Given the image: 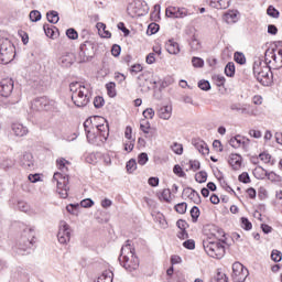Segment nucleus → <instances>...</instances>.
Returning <instances> with one entry per match:
<instances>
[{
    "mask_svg": "<svg viewBox=\"0 0 282 282\" xmlns=\"http://www.w3.org/2000/svg\"><path fill=\"white\" fill-rule=\"evenodd\" d=\"M203 246L205 252L213 259H221L226 254V247L219 241L204 240Z\"/></svg>",
    "mask_w": 282,
    "mask_h": 282,
    "instance_id": "nucleus-7",
    "label": "nucleus"
},
{
    "mask_svg": "<svg viewBox=\"0 0 282 282\" xmlns=\"http://www.w3.org/2000/svg\"><path fill=\"white\" fill-rule=\"evenodd\" d=\"M58 64L61 67H72V55L69 53L62 55L58 59Z\"/></svg>",
    "mask_w": 282,
    "mask_h": 282,
    "instance_id": "nucleus-27",
    "label": "nucleus"
},
{
    "mask_svg": "<svg viewBox=\"0 0 282 282\" xmlns=\"http://www.w3.org/2000/svg\"><path fill=\"white\" fill-rule=\"evenodd\" d=\"M80 210H83L80 208L79 204H72V215L75 217H78V215H80Z\"/></svg>",
    "mask_w": 282,
    "mask_h": 282,
    "instance_id": "nucleus-57",
    "label": "nucleus"
},
{
    "mask_svg": "<svg viewBox=\"0 0 282 282\" xmlns=\"http://www.w3.org/2000/svg\"><path fill=\"white\" fill-rule=\"evenodd\" d=\"M189 199H191V202H193V203H195L197 205L202 204V196L195 189L193 191L192 194H189Z\"/></svg>",
    "mask_w": 282,
    "mask_h": 282,
    "instance_id": "nucleus-38",
    "label": "nucleus"
},
{
    "mask_svg": "<svg viewBox=\"0 0 282 282\" xmlns=\"http://www.w3.org/2000/svg\"><path fill=\"white\" fill-rule=\"evenodd\" d=\"M161 197L164 202H166L167 204H171V189L169 188L163 189L161 193Z\"/></svg>",
    "mask_w": 282,
    "mask_h": 282,
    "instance_id": "nucleus-48",
    "label": "nucleus"
},
{
    "mask_svg": "<svg viewBox=\"0 0 282 282\" xmlns=\"http://www.w3.org/2000/svg\"><path fill=\"white\" fill-rule=\"evenodd\" d=\"M91 56H94V43L86 41L84 44H80L76 61L77 63H87Z\"/></svg>",
    "mask_w": 282,
    "mask_h": 282,
    "instance_id": "nucleus-9",
    "label": "nucleus"
},
{
    "mask_svg": "<svg viewBox=\"0 0 282 282\" xmlns=\"http://www.w3.org/2000/svg\"><path fill=\"white\" fill-rule=\"evenodd\" d=\"M57 164V169H59L61 172H55L53 175V182L57 183V188L61 189L59 195L63 199H67V197H69V174H67V171H69V169L67 167V165H69V161L65 160V159H58L56 161Z\"/></svg>",
    "mask_w": 282,
    "mask_h": 282,
    "instance_id": "nucleus-2",
    "label": "nucleus"
},
{
    "mask_svg": "<svg viewBox=\"0 0 282 282\" xmlns=\"http://www.w3.org/2000/svg\"><path fill=\"white\" fill-rule=\"evenodd\" d=\"M33 111H54L56 101L48 99L46 96L37 97L31 102Z\"/></svg>",
    "mask_w": 282,
    "mask_h": 282,
    "instance_id": "nucleus-8",
    "label": "nucleus"
},
{
    "mask_svg": "<svg viewBox=\"0 0 282 282\" xmlns=\"http://www.w3.org/2000/svg\"><path fill=\"white\" fill-rule=\"evenodd\" d=\"M94 106L96 109H100L101 107H105V98L100 96L95 97Z\"/></svg>",
    "mask_w": 282,
    "mask_h": 282,
    "instance_id": "nucleus-49",
    "label": "nucleus"
},
{
    "mask_svg": "<svg viewBox=\"0 0 282 282\" xmlns=\"http://www.w3.org/2000/svg\"><path fill=\"white\" fill-rule=\"evenodd\" d=\"M189 166H191L192 171H199L200 163L197 160L189 161Z\"/></svg>",
    "mask_w": 282,
    "mask_h": 282,
    "instance_id": "nucleus-62",
    "label": "nucleus"
},
{
    "mask_svg": "<svg viewBox=\"0 0 282 282\" xmlns=\"http://www.w3.org/2000/svg\"><path fill=\"white\" fill-rule=\"evenodd\" d=\"M29 181H31L32 184H36V182H41V175L40 174H30L28 176Z\"/></svg>",
    "mask_w": 282,
    "mask_h": 282,
    "instance_id": "nucleus-61",
    "label": "nucleus"
},
{
    "mask_svg": "<svg viewBox=\"0 0 282 282\" xmlns=\"http://www.w3.org/2000/svg\"><path fill=\"white\" fill-rule=\"evenodd\" d=\"M272 58H273V61H274L275 63H276V61H280V63H281L280 67H282V48H280V50L278 51V55L272 54Z\"/></svg>",
    "mask_w": 282,
    "mask_h": 282,
    "instance_id": "nucleus-64",
    "label": "nucleus"
},
{
    "mask_svg": "<svg viewBox=\"0 0 282 282\" xmlns=\"http://www.w3.org/2000/svg\"><path fill=\"white\" fill-rule=\"evenodd\" d=\"M213 79L215 80L217 87H224V85H226V77L223 75H215Z\"/></svg>",
    "mask_w": 282,
    "mask_h": 282,
    "instance_id": "nucleus-42",
    "label": "nucleus"
},
{
    "mask_svg": "<svg viewBox=\"0 0 282 282\" xmlns=\"http://www.w3.org/2000/svg\"><path fill=\"white\" fill-rule=\"evenodd\" d=\"M120 52H122V47H120V45L118 44L112 45V48H111L112 56L115 57L120 56Z\"/></svg>",
    "mask_w": 282,
    "mask_h": 282,
    "instance_id": "nucleus-59",
    "label": "nucleus"
},
{
    "mask_svg": "<svg viewBox=\"0 0 282 282\" xmlns=\"http://www.w3.org/2000/svg\"><path fill=\"white\" fill-rule=\"evenodd\" d=\"M198 87L203 91H210V82L209 80H199L198 82Z\"/></svg>",
    "mask_w": 282,
    "mask_h": 282,
    "instance_id": "nucleus-45",
    "label": "nucleus"
},
{
    "mask_svg": "<svg viewBox=\"0 0 282 282\" xmlns=\"http://www.w3.org/2000/svg\"><path fill=\"white\" fill-rule=\"evenodd\" d=\"M172 151L176 153V155H182L184 153V147L181 143H173Z\"/></svg>",
    "mask_w": 282,
    "mask_h": 282,
    "instance_id": "nucleus-50",
    "label": "nucleus"
},
{
    "mask_svg": "<svg viewBox=\"0 0 282 282\" xmlns=\"http://www.w3.org/2000/svg\"><path fill=\"white\" fill-rule=\"evenodd\" d=\"M106 89L109 98H116L117 91H116V83L110 82L106 84Z\"/></svg>",
    "mask_w": 282,
    "mask_h": 282,
    "instance_id": "nucleus-29",
    "label": "nucleus"
},
{
    "mask_svg": "<svg viewBox=\"0 0 282 282\" xmlns=\"http://www.w3.org/2000/svg\"><path fill=\"white\" fill-rule=\"evenodd\" d=\"M20 164L23 169H32L34 166V156L30 152H25L21 158H20Z\"/></svg>",
    "mask_w": 282,
    "mask_h": 282,
    "instance_id": "nucleus-18",
    "label": "nucleus"
},
{
    "mask_svg": "<svg viewBox=\"0 0 282 282\" xmlns=\"http://www.w3.org/2000/svg\"><path fill=\"white\" fill-rule=\"evenodd\" d=\"M140 129L141 131H143V133H149V130L151 129V123L147 119H143L140 122Z\"/></svg>",
    "mask_w": 282,
    "mask_h": 282,
    "instance_id": "nucleus-43",
    "label": "nucleus"
},
{
    "mask_svg": "<svg viewBox=\"0 0 282 282\" xmlns=\"http://www.w3.org/2000/svg\"><path fill=\"white\" fill-rule=\"evenodd\" d=\"M267 14L269 17H271L272 19H279L280 17V12L279 10H276V8H274L273 6H270L268 9H267Z\"/></svg>",
    "mask_w": 282,
    "mask_h": 282,
    "instance_id": "nucleus-35",
    "label": "nucleus"
},
{
    "mask_svg": "<svg viewBox=\"0 0 282 282\" xmlns=\"http://www.w3.org/2000/svg\"><path fill=\"white\" fill-rule=\"evenodd\" d=\"M84 131L89 144L102 147L109 138V122L101 116L89 117L84 122Z\"/></svg>",
    "mask_w": 282,
    "mask_h": 282,
    "instance_id": "nucleus-1",
    "label": "nucleus"
},
{
    "mask_svg": "<svg viewBox=\"0 0 282 282\" xmlns=\"http://www.w3.org/2000/svg\"><path fill=\"white\" fill-rule=\"evenodd\" d=\"M239 182H242V184H250V174L248 172H243L238 176Z\"/></svg>",
    "mask_w": 282,
    "mask_h": 282,
    "instance_id": "nucleus-52",
    "label": "nucleus"
},
{
    "mask_svg": "<svg viewBox=\"0 0 282 282\" xmlns=\"http://www.w3.org/2000/svg\"><path fill=\"white\" fill-rule=\"evenodd\" d=\"M177 228H180V230H186L188 228V223H186V220L180 219L176 223Z\"/></svg>",
    "mask_w": 282,
    "mask_h": 282,
    "instance_id": "nucleus-60",
    "label": "nucleus"
},
{
    "mask_svg": "<svg viewBox=\"0 0 282 282\" xmlns=\"http://www.w3.org/2000/svg\"><path fill=\"white\" fill-rule=\"evenodd\" d=\"M193 147L198 151V153H202V155H208L210 153V149H208V144L199 139H193L192 140Z\"/></svg>",
    "mask_w": 282,
    "mask_h": 282,
    "instance_id": "nucleus-17",
    "label": "nucleus"
},
{
    "mask_svg": "<svg viewBox=\"0 0 282 282\" xmlns=\"http://www.w3.org/2000/svg\"><path fill=\"white\" fill-rule=\"evenodd\" d=\"M228 162L234 171H239L241 169L242 158L239 154H230Z\"/></svg>",
    "mask_w": 282,
    "mask_h": 282,
    "instance_id": "nucleus-22",
    "label": "nucleus"
},
{
    "mask_svg": "<svg viewBox=\"0 0 282 282\" xmlns=\"http://www.w3.org/2000/svg\"><path fill=\"white\" fill-rule=\"evenodd\" d=\"M229 109L242 116H254V110L250 109V105L248 104L235 102L230 105Z\"/></svg>",
    "mask_w": 282,
    "mask_h": 282,
    "instance_id": "nucleus-15",
    "label": "nucleus"
},
{
    "mask_svg": "<svg viewBox=\"0 0 282 282\" xmlns=\"http://www.w3.org/2000/svg\"><path fill=\"white\" fill-rule=\"evenodd\" d=\"M119 262L128 272H133V270L140 268V260L135 257V249L131 248L129 240H127L126 245L121 248Z\"/></svg>",
    "mask_w": 282,
    "mask_h": 282,
    "instance_id": "nucleus-3",
    "label": "nucleus"
},
{
    "mask_svg": "<svg viewBox=\"0 0 282 282\" xmlns=\"http://www.w3.org/2000/svg\"><path fill=\"white\" fill-rule=\"evenodd\" d=\"M46 19H47L48 23H52L53 25H56V23H58V21H61V18L58 17L57 11H55V10L48 11L46 13Z\"/></svg>",
    "mask_w": 282,
    "mask_h": 282,
    "instance_id": "nucleus-28",
    "label": "nucleus"
},
{
    "mask_svg": "<svg viewBox=\"0 0 282 282\" xmlns=\"http://www.w3.org/2000/svg\"><path fill=\"white\" fill-rule=\"evenodd\" d=\"M225 74H226V76H228L229 78H234V77H235V63L229 62V63L225 66Z\"/></svg>",
    "mask_w": 282,
    "mask_h": 282,
    "instance_id": "nucleus-31",
    "label": "nucleus"
},
{
    "mask_svg": "<svg viewBox=\"0 0 282 282\" xmlns=\"http://www.w3.org/2000/svg\"><path fill=\"white\" fill-rule=\"evenodd\" d=\"M223 20L228 23V25H232V23H237V11H229L224 14Z\"/></svg>",
    "mask_w": 282,
    "mask_h": 282,
    "instance_id": "nucleus-25",
    "label": "nucleus"
},
{
    "mask_svg": "<svg viewBox=\"0 0 282 282\" xmlns=\"http://www.w3.org/2000/svg\"><path fill=\"white\" fill-rule=\"evenodd\" d=\"M147 162H149V154H147L145 152L140 153L138 155V164L140 166H144Z\"/></svg>",
    "mask_w": 282,
    "mask_h": 282,
    "instance_id": "nucleus-39",
    "label": "nucleus"
},
{
    "mask_svg": "<svg viewBox=\"0 0 282 282\" xmlns=\"http://www.w3.org/2000/svg\"><path fill=\"white\" fill-rule=\"evenodd\" d=\"M72 100L76 107H87L89 104V89L78 82L72 83Z\"/></svg>",
    "mask_w": 282,
    "mask_h": 282,
    "instance_id": "nucleus-5",
    "label": "nucleus"
},
{
    "mask_svg": "<svg viewBox=\"0 0 282 282\" xmlns=\"http://www.w3.org/2000/svg\"><path fill=\"white\" fill-rule=\"evenodd\" d=\"M195 180L198 184H204L206 180H208V173H206V171H200L195 175Z\"/></svg>",
    "mask_w": 282,
    "mask_h": 282,
    "instance_id": "nucleus-33",
    "label": "nucleus"
},
{
    "mask_svg": "<svg viewBox=\"0 0 282 282\" xmlns=\"http://www.w3.org/2000/svg\"><path fill=\"white\" fill-rule=\"evenodd\" d=\"M18 34L21 37L23 45H28V43H30V35H28V32L20 30L18 31Z\"/></svg>",
    "mask_w": 282,
    "mask_h": 282,
    "instance_id": "nucleus-46",
    "label": "nucleus"
},
{
    "mask_svg": "<svg viewBox=\"0 0 282 282\" xmlns=\"http://www.w3.org/2000/svg\"><path fill=\"white\" fill-rule=\"evenodd\" d=\"M189 213H191L192 221L194 224L197 223V219H199V215H200L199 207L197 206L192 207Z\"/></svg>",
    "mask_w": 282,
    "mask_h": 282,
    "instance_id": "nucleus-34",
    "label": "nucleus"
},
{
    "mask_svg": "<svg viewBox=\"0 0 282 282\" xmlns=\"http://www.w3.org/2000/svg\"><path fill=\"white\" fill-rule=\"evenodd\" d=\"M234 59L238 63V65H246V55H243V53L236 52Z\"/></svg>",
    "mask_w": 282,
    "mask_h": 282,
    "instance_id": "nucleus-37",
    "label": "nucleus"
},
{
    "mask_svg": "<svg viewBox=\"0 0 282 282\" xmlns=\"http://www.w3.org/2000/svg\"><path fill=\"white\" fill-rule=\"evenodd\" d=\"M183 246H184L187 250H195V240L188 239V240H186V241L183 242Z\"/></svg>",
    "mask_w": 282,
    "mask_h": 282,
    "instance_id": "nucleus-58",
    "label": "nucleus"
},
{
    "mask_svg": "<svg viewBox=\"0 0 282 282\" xmlns=\"http://www.w3.org/2000/svg\"><path fill=\"white\" fill-rule=\"evenodd\" d=\"M166 51L169 52V54H180V44H177V42L170 40L166 43Z\"/></svg>",
    "mask_w": 282,
    "mask_h": 282,
    "instance_id": "nucleus-26",
    "label": "nucleus"
},
{
    "mask_svg": "<svg viewBox=\"0 0 282 282\" xmlns=\"http://www.w3.org/2000/svg\"><path fill=\"white\" fill-rule=\"evenodd\" d=\"M59 243H67L72 239V229L65 220L59 221V230L57 232Z\"/></svg>",
    "mask_w": 282,
    "mask_h": 282,
    "instance_id": "nucleus-12",
    "label": "nucleus"
},
{
    "mask_svg": "<svg viewBox=\"0 0 282 282\" xmlns=\"http://www.w3.org/2000/svg\"><path fill=\"white\" fill-rule=\"evenodd\" d=\"M14 90V80L12 79H2L0 82V96L2 98H9V96Z\"/></svg>",
    "mask_w": 282,
    "mask_h": 282,
    "instance_id": "nucleus-14",
    "label": "nucleus"
},
{
    "mask_svg": "<svg viewBox=\"0 0 282 282\" xmlns=\"http://www.w3.org/2000/svg\"><path fill=\"white\" fill-rule=\"evenodd\" d=\"M241 228H243V230H252V223H250V220H248V218L242 217L241 218Z\"/></svg>",
    "mask_w": 282,
    "mask_h": 282,
    "instance_id": "nucleus-51",
    "label": "nucleus"
},
{
    "mask_svg": "<svg viewBox=\"0 0 282 282\" xmlns=\"http://www.w3.org/2000/svg\"><path fill=\"white\" fill-rule=\"evenodd\" d=\"M271 259H272V261H274V263L281 262V260H282V253H281V251H279V250H276V249L272 250V252H271Z\"/></svg>",
    "mask_w": 282,
    "mask_h": 282,
    "instance_id": "nucleus-41",
    "label": "nucleus"
},
{
    "mask_svg": "<svg viewBox=\"0 0 282 282\" xmlns=\"http://www.w3.org/2000/svg\"><path fill=\"white\" fill-rule=\"evenodd\" d=\"M158 116L162 120H171V116H173V107L172 106H162L158 110Z\"/></svg>",
    "mask_w": 282,
    "mask_h": 282,
    "instance_id": "nucleus-21",
    "label": "nucleus"
},
{
    "mask_svg": "<svg viewBox=\"0 0 282 282\" xmlns=\"http://www.w3.org/2000/svg\"><path fill=\"white\" fill-rule=\"evenodd\" d=\"M43 30H44L45 35L48 39H58L59 32H58V28H56L55 25L44 24Z\"/></svg>",
    "mask_w": 282,
    "mask_h": 282,
    "instance_id": "nucleus-20",
    "label": "nucleus"
},
{
    "mask_svg": "<svg viewBox=\"0 0 282 282\" xmlns=\"http://www.w3.org/2000/svg\"><path fill=\"white\" fill-rule=\"evenodd\" d=\"M12 131L15 135H18V138H23V135H28L29 132L28 128L21 123H13Z\"/></svg>",
    "mask_w": 282,
    "mask_h": 282,
    "instance_id": "nucleus-23",
    "label": "nucleus"
},
{
    "mask_svg": "<svg viewBox=\"0 0 282 282\" xmlns=\"http://www.w3.org/2000/svg\"><path fill=\"white\" fill-rule=\"evenodd\" d=\"M126 169L128 173H133L138 169V162L135 161V159L129 160L126 164Z\"/></svg>",
    "mask_w": 282,
    "mask_h": 282,
    "instance_id": "nucleus-32",
    "label": "nucleus"
},
{
    "mask_svg": "<svg viewBox=\"0 0 282 282\" xmlns=\"http://www.w3.org/2000/svg\"><path fill=\"white\" fill-rule=\"evenodd\" d=\"M94 206V200L91 198H85L80 202L79 208H91Z\"/></svg>",
    "mask_w": 282,
    "mask_h": 282,
    "instance_id": "nucleus-47",
    "label": "nucleus"
},
{
    "mask_svg": "<svg viewBox=\"0 0 282 282\" xmlns=\"http://www.w3.org/2000/svg\"><path fill=\"white\" fill-rule=\"evenodd\" d=\"M229 144L234 149H239V147H243V149H246V147H248V144H250V139L238 134L230 139Z\"/></svg>",
    "mask_w": 282,
    "mask_h": 282,
    "instance_id": "nucleus-16",
    "label": "nucleus"
},
{
    "mask_svg": "<svg viewBox=\"0 0 282 282\" xmlns=\"http://www.w3.org/2000/svg\"><path fill=\"white\" fill-rule=\"evenodd\" d=\"M35 235L36 232L33 228H25L23 230V235L18 245V250L20 254L22 252H28V250H32V248L36 243V241L34 240L36 239Z\"/></svg>",
    "mask_w": 282,
    "mask_h": 282,
    "instance_id": "nucleus-6",
    "label": "nucleus"
},
{
    "mask_svg": "<svg viewBox=\"0 0 282 282\" xmlns=\"http://www.w3.org/2000/svg\"><path fill=\"white\" fill-rule=\"evenodd\" d=\"M259 171H262V173H264V176L268 177V180H270V182H276L279 175H276V173L274 172H268L265 169H263L262 166H258L254 170V175H257V173H259Z\"/></svg>",
    "mask_w": 282,
    "mask_h": 282,
    "instance_id": "nucleus-24",
    "label": "nucleus"
},
{
    "mask_svg": "<svg viewBox=\"0 0 282 282\" xmlns=\"http://www.w3.org/2000/svg\"><path fill=\"white\" fill-rule=\"evenodd\" d=\"M154 116H155V110H153V108H148V109H145V110L143 111V117H144L145 119H149V118H150V120H153Z\"/></svg>",
    "mask_w": 282,
    "mask_h": 282,
    "instance_id": "nucleus-53",
    "label": "nucleus"
},
{
    "mask_svg": "<svg viewBox=\"0 0 282 282\" xmlns=\"http://www.w3.org/2000/svg\"><path fill=\"white\" fill-rule=\"evenodd\" d=\"M14 44L10 40H4L0 44V54L6 58L7 61H11V58H14Z\"/></svg>",
    "mask_w": 282,
    "mask_h": 282,
    "instance_id": "nucleus-13",
    "label": "nucleus"
},
{
    "mask_svg": "<svg viewBox=\"0 0 282 282\" xmlns=\"http://www.w3.org/2000/svg\"><path fill=\"white\" fill-rule=\"evenodd\" d=\"M210 8L216 10H226L230 8V0H206Z\"/></svg>",
    "mask_w": 282,
    "mask_h": 282,
    "instance_id": "nucleus-19",
    "label": "nucleus"
},
{
    "mask_svg": "<svg viewBox=\"0 0 282 282\" xmlns=\"http://www.w3.org/2000/svg\"><path fill=\"white\" fill-rule=\"evenodd\" d=\"M249 274L250 272L248 269H246V267H243V264L240 262H235L232 264L231 279L234 282H246V279H248Z\"/></svg>",
    "mask_w": 282,
    "mask_h": 282,
    "instance_id": "nucleus-10",
    "label": "nucleus"
},
{
    "mask_svg": "<svg viewBox=\"0 0 282 282\" xmlns=\"http://www.w3.org/2000/svg\"><path fill=\"white\" fill-rule=\"evenodd\" d=\"M158 32H160V24H158V23L149 24L147 33L150 36L153 35V34H158Z\"/></svg>",
    "mask_w": 282,
    "mask_h": 282,
    "instance_id": "nucleus-36",
    "label": "nucleus"
},
{
    "mask_svg": "<svg viewBox=\"0 0 282 282\" xmlns=\"http://www.w3.org/2000/svg\"><path fill=\"white\" fill-rule=\"evenodd\" d=\"M29 17H30V21H32V23H39V21H41V19H43V15L41 14V11H39V10L31 11Z\"/></svg>",
    "mask_w": 282,
    "mask_h": 282,
    "instance_id": "nucleus-30",
    "label": "nucleus"
},
{
    "mask_svg": "<svg viewBox=\"0 0 282 282\" xmlns=\"http://www.w3.org/2000/svg\"><path fill=\"white\" fill-rule=\"evenodd\" d=\"M134 147H135V140L127 141L124 143V151H127L128 153H131V151H133Z\"/></svg>",
    "mask_w": 282,
    "mask_h": 282,
    "instance_id": "nucleus-54",
    "label": "nucleus"
},
{
    "mask_svg": "<svg viewBox=\"0 0 282 282\" xmlns=\"http://www.w3.org/2000/svg\"><path fill=\"white\" fill-rule=\"evenodd\" d=\"M189 14L191 11L184 7H167L165 10V17L169 19H184Z\"/></svg>",
    "mask_w": 282,
    "mask_h": 282,
    "instance_id": "nucleus-11",
    "label": "nucleus"
},
{
    "mask_svg": "<svg viewBox=\"0 0 282 282\" xmlns=\"http://www.w3.org/2000/svg\"><path fill=\"white\" fill-rule=\"evenodd\" d=\"M175 210L180 215H184L186 213V209L188 208V205L186 203H178L175 205Z\"/></svg>",
    "mask_w": 282,
    "mask_h": 282,
    "instance_id": "nucleus-40",
    "label": "nucleus"
},
{
    "mask_svg": "<svg viewBox=\"0 0 282 282\" xmlns=\"http://www.w3.org/2000/svg\"><path fill=\"white\" fill-rule=\"evenodd\" d=\"M173 173L174 175H177V177H186V173L178 164L174 165Z\"/></svg>",
    "mask_w": 282,
    "mask_h": 282,
    "instance_id": "nucleus-44",
    "label": "nucleus"
},
{
    "mask_svg": "<svg viewBox=\"0 0 282 282\" xmlns=\"http://www.w3.org/2000/svg\"><path fill=\"white\" fill-rule=\"evenodd\" d=\"M193 67H204V61L202 57H193L192 58Z\"/></svg>",
    "mask_w": 282,
    "mask_h": 282,
    "instance_id": "nucleus-56",
    "label": "nucleus"
},
{
    "mask_svg": "<svg viewBox=\"0 0 282 282\" xmlns=\"http://www.w3.org/2000/svg\"><path fill=\"white\" fill-rule=\"evenodd\" d=\"M259 158L262 162H264V164H270V160H272V155L265 152L260 153Z\"/></svg>",
    "mask_w": 282,
    "mask_h": 282,
    "instance_id": "nucleus-55",
    "label": "nucleus"
},
{
    "mask_svg": "<svg viewBox=\"0 0 282 282\" xmlns=\"http://www.w3.org/2000/svg\"><path fill=\"white\" fill-rule=\"evenodd\" d=\"M217 282H228V276L226 273L218 272L216 276Z\"/></svg>",
    "mask_w": 282,
    "mask_h": 282,
    "instance_id": "nucleus-63",
    "label": "nucleus"
},
{
    "mask_svg": "<svg viewBox=\"0 0 282 282\" xmlns=\"http://www.w3.org/2000/svg\"><path fill=\"white\" fill-rule=\"evenodd\" d=\"M253 74L259 83L263 87H270L272 85V69L268 66V58L265 62L258 59L253 63Z\"/></svg>",
    "mask_w": 282,
    "mask_h": 282,
    "instance_id": "nucleus-4",
    "label": "nucleus"
}]
</instances>
